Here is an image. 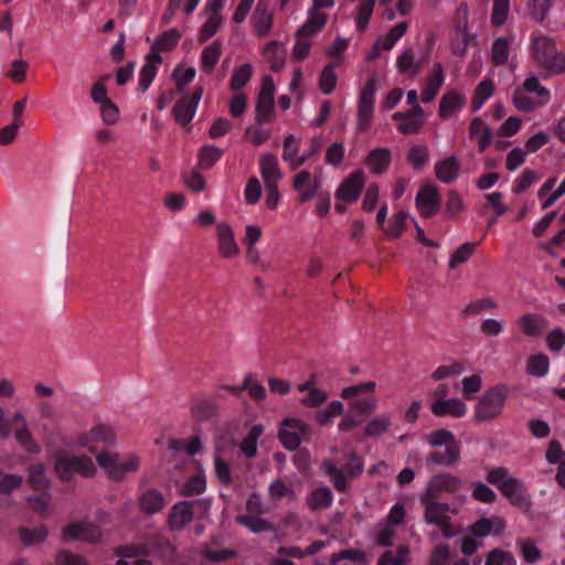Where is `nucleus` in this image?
Listing matches in <instances>:
<instances>
[{
	"mask_svg": "<svg viewBox=\"0 0 565 565\" xmlns=\"http://www.w3.org/2000/svg\"><path fill=\"white\" fill-rule=\"evenodd\" d=\"M344 470L339 469L335 463L327 459L321 463V469L331 479L333 487L339 492H347L350 489L349 479H355L363 472L362 458L351 452L347 456Z\"/></svg>",
	"mask_w": 565,
	"mask_h": 565,
	"instance_id": "f257e3e1",
	"label": "nucleus"
},
{
	"mask_svg": "<svg viewBox=\"0 0 565 565\" xmlns=\"http://www.w3.org/2000/svg\"><path fill=\"white\" fill-rule=\"evenodd\" d=\"M533 56L537 64L548 73L565 72V54L557 52L555 43L547 36H537L532 43Z\"/></svg>",
	"mask_w": 565,
	"mask_h": 565,
	"instance_id": "f03ea898",
	"label": "nucleus"
},
{
	"mask_svg": "<svg viewBox=\"0 0 565 565\" xmlns=\"http://www.w3.org/2000/svg\"><path fill=\"white\" fill-rule=\"evenodd\" d=\"M54 470L57 477L64 482L72 480L74 473H78L85 478H90L96 472V468L90 457L70 456L66 454L56 458Z\"/></svg>",
	"mask_w": 565,
	"mask_h": 565,
	"instance_id": "7ed1b4c3",
	"label": "nucleus"
},
{
	"mask_svg": "<svg viewBox=\"0 0 565 565\" xmlns=\"http://www.w3.org/2000/svg\"><path fill=\"white\" fill-rule=\"evenodd\" d=\"M507 395L495 386L482 394L475 408V419L478 423L493 420L502 413Z\"/></svg>",
	"mask_w": 565,
	"mask_h": 565,
	"instance_id": "20e7f679",
	"label": "nucleus"
},
{
	"mask_svg": "<svg viewBox=\"0 0 565 565\" xmlns=\"http://www.w3.org/2000/svg\"><path fill=\"white\" fill-rule=\"evenodd\" d=\"M310 435V426L300 418L287 417L280 423L278 438L287 450H296Z\"/></svg>",
	"mask_w": 565,
	"mask_h": 565,
	"instance_id": "39448f33",
	"label": "nucleus"
},
{
	"mask_svg": "<svg viewBox=\"0 0 565 565\" xmlns=\"http://www.w3.org/2000/svg\"><path fill=\"white\" fill-rule=\"evenodd\" d=\"M96 461L106 471L108 478L115 481H121L127 472L136 471L139 467V461L136 457L121 462L119 454L113 451L98 452Z\"/></svg>",
	"mask_w": 565,
	"mask_h": 565,
	"instance_id": "423d86ee",
	"label": "nucleus"
},
{
	"mask_svg": "<svg viewBox=\"0 0 565 565\" xmlns=\"http://www.w3.org/2000/svg\"><path fill=\"white\" fill-rule=\"evenodd\" d=\"M275 84L270 75H265L262 79V87L256 99V116L257 124L263 125L270 122L275 115Z\"/></svg>",
	"mask_w": 565,
	"mask_h": 565,
	"instance_id": "0eeeda50",
	"label": "nucleus"
},
{
	"mask_svg": "<svg viewBox=\"0 0 565 565\" xmlns=\"http://www.w3.org/2000/svg\"><path fill=\"white\" fill-rule=\"evenodd\" d=\"M441 204V198L438 188L431 182H425L415 199V205L420 215L425 218L435 216Z\"/></svg>",
	"mask_w": 565,
	"mask_h": 565,
	"instance_id": "6e6552de",
	"label": "nucleus"
},
{
	"mask_svg": "<svg viewBox=\"0 0 565 565\" xmlns=\"http://www.w3.org/2000/svg\"><path fill=\"white\" fill-rule=\"evenodd\" d=\"M376 90V78L372 76L369 78L366 85L362 89L359 99L358 109V131H365L370 127L374 109V94Z\"/></svg>",
	"mask_w": 565,
	"mask_h": 565,
	"instance_id": "1a4fd4ad",
	"label": "nucleus"
},
{
	"mask_svg": "<svg viewBox=\"0 0 565 565\" xmlns=\"http://www.w3.org/2000/svg\"><path fill=\"white\" fill-rule=\"evenodd\" d=\"M61 536L63 542L79 540L83 542L96 543L102 537V531L93 523L74 522L63 529Z\"/></svg>",
	"mask_w": 565,
	"mask_h": 565,
	"instance_id": "9d476101",
	"label": "nucleus"
},
{
	"mask_svg": "<svg viewBox=\"0 0 565 565\" xmlns=\"http://www.w3.org/2000/svg\"><path fill=\"white\" fill-rule=\"evenodd\" d=\"M202 95L203 88L196 87L191 96H183L175 103L172 109V116L178 124L184 126L191 122Z\"/></svg>",
	"mask_w": 565,
	"mask_h": 565,
	"instance_id": "9b49d317",
	"label": "nucleus"
},
{
	"mask_svg": "<svg viewBox=\"0 0 565 565\" xmlns=\"http://www.w3.org/2000/svg\"><path fill=\"white\" fill-rule=\"evenodd\" d=\"M365 183V175L362 170L352 172L338 188L335 198L345 203L355 202Z\"/></svg>",
	"mask_w": 565,
	"mask_h": 565,
	"instance_id": "f8f14e48",
	"label": "nucleus"
},
{
	"mask_svg": "<svg viewBox=\"0 0 565 565\" xmlns=\"http://www.w3.org/2000/svg\"><path fill=\"white\" fill-rule=\"evenodd\" d=\"M461 487V480L450 473H439L434 476L427 484L424 495L439 499L443 492L455 493Z\"/></svg>",
	"mask_w": 565,
	"mask_h": 565,
	"instance_id": "ddd939ff",
	"label": "nucleus"
},
{
	"mask_svg": "<svg viewBox=\"0 0 565 565\" xmlns=\"http://www.w3.org/2000/svg\"><path fill=\"white\" fill-rule=\"evenodd\" d=\"M501 492L509 499L511 504L518 507L524 512L531 508V501L526 493L524 484L518 479H511L509 483L502 484Z\"/></svg>",
	"mask_w": 565,
	"mask_h": 565,
	"instance_id": "4468645a",
	"label": "nucleus"
},
{
	"mask_svg": "<svg viewBox=\"0 0 565 565\" xmlns=\"http://www.w3.org/2000/svg\"><path fill=\"white\" fill-rule=\"evenodd\" d=\"M420 503L425 507L424 520L428 524L439 525L448 519L449 504L439 503L437 499L422 494Z\"/></svg>",
	"mask_w": 565,
	"mask_h": 565,
	"instance_id": "2eb2a0df",
	"label": "nucleus"
},
{
	"mask_svg": "<svg viewBox=\"0 0 565 565\" xmlns=\"http://www.w3.org/2000/svg\"><path fill=\"white\" fill-rule=\"evenodd\" d=\"M199 501H182L173 505L171 513L169 515V524L172 530H182L185 525H188L194 515V505Z\"/></svg>",
	"mask_w": 565,
	"mask_h": 565,
	"instance_id": "dca6fc26",
	"label": "nucleus"
},
{
	"mask_svg": "<svg viewBox=\"0 0 565 565\" xmlns=\"http://www.w3.org/2000/svg\"><path fill=\"white\" fill-rule=\"evenodd\" d=\"M216 236L218 241V253L222 257L232 258L239 253L233 230L227 223L222 222L217 224Z\"/></svg>",
	"mask_w": 565,
	"mask_h": 565,
	"instance_id": "f3484780",
	"label": "nucleus"
},
{
	"mask_svg": "<svg viewBox=\"0 0 565 565\" xmlns=\"http://www.w3.org/2000/svg\"><path fill=\"white\" fill-rule=\"evenodd\" d=\"M460 459V447L458 443H450L444 451H431L426 457V465L429 468L436 466L450 467L456 465Z\"/></svg>",
	"mask_w": 565,
	"mask_h": 565,
	"instance_id": "a211bd4d",
	"label": "nucleus"
},
{
	"mask_svg": "<svg viewBox=\"0 0 565 565\" xmlns=\"http://www.w3.org/2000/svg\"><path fill=\"white\" fill-rule=\"evenodd\" d=\"M320 185L319 178H312L311 173L302 170L294 178V189L299 193V201L306 202L311 200Z\"/></svg>",
	"mask_w": 565,
	"mask_h": 565,
	"instance_id": "6ab92c4d",
	"label": "nucleus"
},
{
	"mask_svg": "<svg viewBox=\"0 0 565 565\" xmlns=\"http://www.w3.org/2000/svg\"><path fill=\"white\" fill-rule=\"evenodd\" d=\"M516 326L529 338H537L547 327V320L540 313H524L516 320Z\"/></svg>",
	"mask_w": 565,
	"mask_h": 565,
	"instance_id": "aec40b11",
	"label": "nucleus"
},
{
	"mask_svg": "<svg viewBox=\"0 0 565 565\" xmlns=\"http://www.w3.org/2000/svg\"><path fill=\"white\" fill-rule=\"evenodd\" d=\"M252 21L257 36L263 38L269 33L273 26V12L266 1L257 2Z\"/></svg>",
	"mask_w": 565,
	"mask_h": 565,
	"instance_id": "412c9836",
	"label": "nucleus"
},
{
	"mask_svg": "<svg viewBox=\"0 0 565 565\" xmlns=\"http://www.w3.org/2000/svg\"><path fill=\"white\" fill-rule=\"evenodd\" d=\"M217 403L212 398L196 397L190 405L191 416L198 423L213 419L217 415Z\"/></svg>",
	"mask_w": 565,
	"mask_h": 565,
	"instance_id": "4be33fe9",
	"label": "nucleus"
},
{
	"mask_svg": "<svg viewBox=\"0 0 565 565\" xmlns=\"http://www.w3.org/2000/svg\"><path fill=\"white\" fill-rule=\"evenodd\" d=\"M393 119L399 121L397 129L405 135L417 134L425 122L424 115L412 110L395 113Z\"/></svg>",
	"mask_w": 565,
	"mask_h": 565,
	"instance_id": "5701e85b",
	"label": "nucleus"
},
{
	"mask_svg": "<svg viewBox=\"0 0 565 565\" xmlns=\"http://www.w3.org/2000/svg\"><path fill=\"white\" fill-rule=\"evenodd\" d=\"M430 409L434 415L443 417L450 415L461 417L466 414V404L459 398H450L447 401H436L431 404Z\"/></svg>",
	"mask_w": 565,
	"mask_h": 565,
	"instance_id": "b1692460",
	"label": "nucleus"
},
{
	"mask_svg": "<svg viewBox=\"0 0 565 565\" xmlns=\"http://www.w3.org/2000/svg\"><path fill=\"white\" fill-rule=\"evenodd\" d=\"M391 160L392 157L388 148H376L369 152L365 158V164L373 173L382 174L387 170Z\"/></svg>",
	"mask_w": 565,
	"mask_h": 565,
	"instance_id": "393cba45",
	"label": "nucleus"
},
{
	"mask_svg": "<svg viewBox=\"0 0 565 565\" xmlns=\"http://www.w3.org/2000/svg\"><path fill=\"white\" fill-rule=\"evenodd\" d=\"M460 170V163L457 157L450 156L435 166L436 178L444 183H450L457 179Z\"/></svg>",
	"mask_w": 565,
	"mask_h": 565,
	"instance_id": "a878e982",
	"label": "nucleus"
},
{
	"mask_svg": "<svg viewBox=\"0 0 565 565\" xmlns=\"http://www.w3.org/2000/svg\"><path fill=\"white\" fill-rule=\"evenodd\" d=\"M444 83V68L441 63L434 64V73L428 77L427 85L422 93L423 103H430Z\"/></svg>",
	"mask_w": 565,
	"mask_h": 565,
	"instance_id": "bb28decb",
	"label": "nucleus"
},
{
	"mask_svg": "<svg viewBox=\"0 0 565 565\" xmlns=\"http://www.w3.org/2000/svg\"><path fill=\"white\" fill-rule=\"evenodd\" d=\"M236 522L243 526H246L254 533L273 532L277 533V529L274 524L265 519L259 518L256 514H241L236 516Z\"/></svg>",
	"mask_w": 565,
	"mask_h": 565,
	"instance_id": "cd10ccee",
	"label": "nucleus"
},
{
	"mask_svg": "<svg viewBox=\"0 0 565 565\" xmlns=\"http://www.w3.org/2000/svg\"><path fill=\"white\" fill-rule=\"evenodd\" d=\"M140 509L147 514H153L161 511L166 504L161 492L156 489L147 490L139 499Z\"/></svg>",
	"mask_w": 565,
	"mask_h": 565,
	"instance_id": "c85d7f7f",
	"label": "nucleus"
},
{
	"mask_svg": "<svg viewBox=\"0 0 565 565\" xmlns=\"http://www.w3.org/2000/svg\"><path fill=\"white\" fill-rule=\"evenodd\" d=\"M470 137L479 138V151L483 152L492 141V131L481 118H473L469 128Z\"/></svg>",
	"mask_w": 565,
	"mask_h": 565,
	"instance_id": "c756f323",
	"label": "nucleus"
},
{
	"mask_svg": "<svg viewBox=\"0 0 565 565\" xmlns=\"http://www.w3.org/2000/svg\"><path fill=\"white\" fill-rule=\"evenodd\" d=\"M259 164L265 184L277 183L281 178V172L276 156L273 153L262 156Z\"/></svg>",
	"mask_w": 565,
	"mask_h": 565,
	"instance_id": "7c9ffc66",
	"label": "nucleus"
},
{
	"mask_svg": "<svg viewBox=\"0 0 565 565\" xmlns=\"http://www.w3.org/2000/svg\"><path fill=\"white\" fill-rule=\"evenodd\" d=\"M264 54L275 72L280 71L286 62L282 44L278 41H270L264 49Z\"/></svg>",
	"mask_w": 565,
	"mask_h": 565,
	"instance_id": "2f4dec72",
	"label": "nucleus"
},
{
	"mask_svg": "<svg viewBox=\"0 0 565 565\" xmlns=\"http://www.w3.org/2000/svg\"><path fill=\"white\" fill-rule=\"evenodd\" d=\"M327 23V14L309 12L308 21L297 30V39H306L319 32Z\"/></svg>",
	"mask_w": 565,
	"mask_h": 565,
	"instance_id": "473e14b6",
	"label": "nucleus"
},
{
	"mask_svg": "<svg viewBox=\"0 0 565 565\" xmlns=\"http://www.w3.org/2000/svg\"><path fill=\"white\" fill-rule=\"evenodd\" d=\"M463 105V98L456 92L451 90L446 93L440 99L439 104V116L445 119L450 117L454 113L461 109Z\"/></svg>",
	"mask_w": 565,
	"mask_h": 565,
	"instance_id": "72a5a7b5",
	"label": "nucleus"
},
{
	"mask_svg": "<svg viewBox=\"0 0 565 565\" xmlns=\"http://www.w3.org/2000/svg\"><path fill=\"white\" fill-rule=\"evenodd\" d=\"M222 54V44L218 40L211 43L202 52L201 67L205 73H211Z\"/></svg>",
	"mask_w": 565,
	"mask_h": 565,
	"instance_id": "f704fd0d",
	"label": "nucleus"
},
{
	"mask_svg": "<svg viewBox=\"0 0 565 565\" xmlns=\"http://www.w3.org/2000/svg\"><path fill=\"white\" fill-rule=\"evenodd\" d=\"M47 534L49 531L44 525L38 526L32 530L24 526L19 529L20 541L25 546L43 543L46 540Z\"/></svg>",
	"mask_w": 565,
	"mask_h": 565,
	"instance_id": "c9c22d12",
	"label": "nucleus"
},
{
	"mask_svg": "<svg viewBox=\"0 0 565 565\" xmlns=\"http://www.w3.org/2000/svg\"><path fill=\"white\" fill-rule=\"evenodd\" d=\"M29 483L36 491H44L50 486V480L45 477V467L38 462L29 467Z\"/></svg>",
	"mask_w": 565,
	"mask_h": 565,
	"instance_id": "e433bc0d",
	"label": "nucleus"
},
{
	"mask_svg": "<svg viewBox=\"0 0 565 565\" xmlns=\"http://www.w3.org/2000/svg\"><path fill=\"white\" fill-rule=\"evenodd\" d=\"M264 431V426L254 425L248 435L242 440L239 448L247 458H253L257 454V440Z\"/></svg>",
	"mask_w": 565,
	"mask_h": 565,
	"instance_id": "4c0bfd02",
	"label": "nucleus"
},
{
	"mask_svg": "<svg viewBox=\"0 0 565 565\" xmlns=\"http://www.w3.org/2000/svg\"><path fill=\"white\" fill-rule=\"evenodd\" d=\"M182 34L177 29H170L160 34L151 46V50L170 51L180 41Z\"/></svg>",
	"mask_w": 565,
	"mask_h": 565,
	"instance_id": "58836bf2",
	"label": "nucleus"
},
{
	"mask_svg": "<svg viewBox=\"0 0 565 565\" xmlns=\"http://www.w3.org/2000/svg\"><path fill=\"white\" fill-rule=\"evenodd\" d=\"M146 556H159L164 553H171L173 546L163 537L152 536L143 542Z\"/></svg>",
	"mask_w": 565,
	"mask_h": 565,
	"instance_id": "ea45409f",
	"label": "nucleus"
},
{
	"mask_svg": "<svg viewBox=\"0 0 565 565\" xmlns=\"http://www.w3.org/2000/svg\"><path fill=\"white\" fill-rule=\"evenodd\" d=\"M494 85L491 79H484L478 84L475 89L471 108L478 110L483 103L493 94Z\"/></svg>",
	"mask_w": 565,
	"mask_h": 565,
	"instance_id": "a19ab883",
	"label": "nucleus"
},
{
	"mask_svg": "<svg viewBox=\"0 0 565 565\" xmlns=\"http://www.w3.org/2000/svg\"><path fill=\"white\" fill-rule=\"evenodd\" d=\"M550 360L544 353L532 355L527 360L526 371L530 375L541 377L548 371Z\"/></svg>",
	"mask_w": 565,
	"mask_h": 565,
	"instance_id": "79ce46f5",
	"label": "nucleus"
},
{
	"mask_svg": "<svg viewBox=\"0 0 565 565\" xmlns=\"http://www.w3.org/2000/svg\"><path fill=\"white\" fill-rule=\"evenodd\" d=\"M332 502L331 490L327 487L319 488L311 492L308 504L311 510H321L328 508Z\"/></svg>",
	"mask_w": 565,
	"mask_h": 565,
	"instance_id": "37998d69",
	"label": "nucleus"
},
{
	"mask_svg": "<svg viewBox=\"0 0 565 565\" xmlns=\"http://www.w3.org/2000/svg\"><path fill=\"white\" fill-rule=\"evenodd\" d=\"M407 161L415 170L422 169L428 161V148L425 145L411 147L406 156Z\"/></svg>",
	"mask_w": 565,
	"mask_h": 565,
	"instance_id": "c03bdc74",
	"label": "nucleus"
},
{
	"mask_svg": "<svg viewBox=\"0 0 565 565\" xmlns=\"http://www.w3.org/2000/svg\"><path fill=\"white\" fill-rule=\"evenodd\" d=\"M391 418L387 415L374 417L364 427V435L367 437H376L388 430Z\"/></svg>",
	"mask_w": 565,
	"mask_h": 565,
	"instance_id": "a18cd8bd",
	"label": "nucleus"
},
{
	"mask_svg": "<svg viewBox=\"0 0 565 565\" xmlns=\"http://www.w3.org/2000/svg\"><path fill=\"white\" fill-rule=\"evenodd\" d=\"M552 7V0H530L527 11L531 19L543 22Z\"/></svg>",
	"mask_w": 565,
	"mask_h": 565,
	"instance_id": "49530a36",
	"label": "nucleus"
},
{
	"mask_svg": "<svg viewBox=\"0 0 565 565\" xmlns=\"http://www.w3.org/2000/svg\"><path fill=\"white\" fill-rule=\"evenodd\" d=\"M252 72V65L248 63L236 68L230 82L231 89L237 92L243 88L249 82Z\"/></svg>",
	"mask_w": 565,
	"mask_h": 565,
	"instance_id": "de8ad7c7",
	"label": "nucleus"
},
{
	"mask_svg": "<svg viewBox=\"0 0 565 565\" xmlns=\"http://www.w3.org/2000/svg\"><path fill=\"white\" fill-rule=\"evenodd\" d=\"M498 308V303L492 298H481L468 303L462 313L466 316H478L487 310H495Z\"/></svg>",
	"mask_w": 565,
	"mask_h": 565,
	"instance_id": "09e8293b",
	"label": "nucleus"
},
{
	"mask_svg": "<svg viewBox=\"0 0 565 565\" xmlns=\"http://www.w3.org/2000/svg\"><path fill=\"white\" fill-rule=\"evenodd\" d=\"M409 214L405 211H401L397 214L393 216L392 224L384 228V233L390 238H397L399 237L403 232L407 228V218Z\"/></svg>",
	"mask_w": 565,
	"mask_h": 565,
	"instance_id": "8fccbe9b",
	"label": "nucleus"
},
{
	"mask_svg": "<svg viewBox=\"0 0 565 565\" xmlns=\"http://www.w3.org/2000/svg\"><path fill=\"white\" fill-rule=\"evenodd\" d=\"M299 147L297 143V139L294 135H288L284 140V152L282 158L285 161H289L292 169H297L301 164H296L299 160L298 156Z\"/></svg>",
	"mask_w": 565,
	"mask_h": 565,
	"instance_id": "3c124183",
	"label": "nucleus"
},
{
	"mask_svg": "<svg viewBox=\"0 0 565 565\" xmlns=\"http://www.w3.org/2000/svg\"><path fill=\"white\" fill-rule=\"evenodd\" d=\"M222 150L215 146H204L199 153V164L203 169H210L221 158Z\"/></svg>",
	"mask_w": 565,
	"mask_h": 565,
	"instance_id": "603ef678",
	"label": "nucleus"
},
{
	"mask_svg": "<svg viewBox=\"0 0 565 565\" xmlns=\"http://www.w3.org/2000/svg\"><path fill=\"white\" fill-rule=\"evenodd\" d=\"M476 248L475 243H465L459 248H457L454 254L451 255V258L449 260V268L455 269L459 265L466 263L471 255L473 254Z\"/></svg>",
	"mask_w": 565,
	"mask_h": 565,
	"instance_id": "864d4df0",
	"label": "nucleus"
},
{
	"mask_svg": "<svg viewBox=\"0 0 565 565\" xmlns=\"http://www.w3.org/2000/svg\"><path fill=\"white\" fill-rule=\"evenodd\" d=\"M337 75L334 73V65L328 64L324 66L319 78V88L323 94H330L337 85Z\"/></svg>",
	"mask_w": 565,
	"mask_h": 565,
	"instance_id": "5fc2aeb1",
	"label": "nucleus"
},
{
	"mask_svg": "<svg viewBox=\"0 0 565 565\" xmlns=\"http://www.w3.org/2000/svg\"><path fill=\"white\" fill-rule=\"evenodd\" d=\"M222 22V17L218 13H212L207 21L203 24L200 31L199 41L206 42L218 30Z\"/></svg>",
	"mask_w": 565,
	"mask_h": 565,
	"instance_id": "6e6d98bb",
	"label": "nucleus"
},
{
	"mask_svg": "<svg viewBox=\"0 0 565 565\" xmlns=\"http://www.w3.org/2000/svg\"><path fill=\"white\" fill-rule=\"evenodd\" d=\"M509 57V43L504 38L497 39L492 44V62L502 65Z\"/></svg>",
	"mask_w": 565,
	"mask_h": 565,
	"instance_id": "4d7b16f0",
	"label": "nucleus"
},
{
	"mask_svg": "<svg viewBox=\"0 0 565 565\" xmlns=\"http://www.w3.org/2000/svg\"><path fill=\"white\" fill-rule=\"evenodd\" d=\"M350 408L360 415L361 417H365L374 413L376 408V401L374 398H355L351 402Z\"/></svg>",
	"mask_w": 565,
	"mask_h": 565,
	"instance_id": "13d9d810",
	"label": "nucleus"
},
{
	"mask_svg": "<svg viewBox=\"0 0 565 565\" xmlns=\"http://www.w3.org/2000/svg\"><path fill=\"white\" fill-rule=\"evenodd\" d=\"M375 1L376 0H362L360 3L356 17V25L360 31H364L366 29L373 12Z\"/></svg>",
	"mask_w": 565,
	"mask_h": 565,
	"instance_id": "bf43d9fd",
	"label": "nucleus"
},
{
	"mask_svg": "<svg viewBox=\"0 0 565 565\" xmlns=\"http://www.w3.org/2000/svg\"><path fill=\"white\" fill-rule=\"evenodd\" d=\"M90 435L94 439L106 443L109 446H114L116 443V435L113 427L99 424L90 429Z\"/></svg>",
	"mask_w": 565,
	"mask_h": 565,
	"instance_id": "052dcab7",
	"label": "nucleus"
},
{
	"mask_svg": "<svg viewBox=\"0 0 565 565\" xmlns=\"http://www.w3.org/2000/svg\"><path fill=\"white\" fill-rule=\"evenodd\" d=\"M268 492L273 499L289 498L290 500H295L297 498L296 492L291 488L287 487L281 479L275 480L269 486Z\"/></svg>",
	"mask_w": 565,
	"mask_h": 565,
	"instance_id": "680f3d73",
	"label": "nucleus"
},
{
	"mask_svg": "<svg viewBox=\"0 0 565 565\" xmlns=\"http://www.w3.org/2000/svg\"><path fill=\"white\" fill-rule=\"evenodd\" d=\"M510 0H494L491 22L495 26L502 25L508 18Z\"/></svg>",
	"mask_w": 565,
	"mask_h": 565,
	"instance_id": "e2e57ef3",
	"label": "nucleus"
},
{
	"mask_svg": "<svg viewBox=\"0 0 565 565\" xmlns=\"http://www.w3.org/2000/svg\"><path fill=\"white\" fill-rule=\"evenodd\" d=\"M407 22H399L390 30L382 42V47L386 51L391 50L396 41H398L407 31Z\"/></svg>",
	"mask_w": 565,
	"mask_h": 565,
	"instance_id": "0e129e2a",
	"label": "nucleus"
},
{
	"mask_svg": "<svg viewBox=\"0 0 565 565\" xmlns=\"http://www.w3.org/2000/svg\"><path fill=\"white\" fill-rule=\"evenodd\" d=\"M54 565H88V563L82 555L61 550L55 555Z\"/></svg>",
	"mask_w": 565,
	"mask_h": 565,
	"instance_id": "69168bd1",
	"label": "nucleus"
},
{
	"mask_svg": "<svg viewBox=\"0 0 565 565\" xmlns=\"http://www.w3.org/2000/svg\"><path fill=\"white\" fill-rule=\"evenodd\" d=\"M328 399V393L321 388H312L307 396L300 399L301 405L315 408L322 405Z\"/></svg>",
	"mask_w": 565,
	"mask_h": 565,
	"instance_id": "338daca9",
	"label": "nucleus"
},
{
	"mask_svg": "<svg viewBox=\"0 0 565 565\" xmlns=\"http://www.w3.org/2000/svg\"><path fill=\"white\" fill-rule=\"evenodd\" d=\"M205 490V480L201 476L191 477L182 487L181 494L191 497L200 494Z\"/></svg>",
	"mask_w": 565,
	"mask_h": 565,
	"instance_id": "774afa93",
	"label": "nucleus"
}]
</instances>
